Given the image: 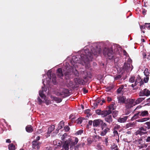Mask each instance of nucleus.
<instances>
[{
    "mask_svg": "<svg viewBox=\"0 0 150 150\" xmlns=\"http://www.w3.org/2000/svg\"><path fill=\"white\" fill-rule=\"evenodd\" d=\"M40 143L37 141H33L32 143V148L38 150L39 149Z\"/></svg>",
    "mask_w": 150,
    "mask_h": 150,
    "instance_id": "9b49d317",
    "label": "nucleus"
},
{
    "mask_svg": "<svg viewBox=\"0 0 150 150\" xmlns=\"http://www.w3.org/2000/svg\"><path fill=\"white\" fill-rule=\"evenodd\" d=\"M122 89L120 87H119V88L117 90V92L118 93H120L122 91Z\"/></svg>",
    "mask_w": 150,
    "mask_h": 150,
    "instance_id": "052dcab7",
    "label": "nucleus"
},
{
    "mask_svg": "<svg viewBox=\"0 0 150 150\" xmlns=\"http://www.w3.org/2000/svg\"><path fill=\"white\" fill-rule=\"evenodd\" d=\"M120 127V125H116L115 126L113 129L117 130L119 129Z\"/></svg>",
    "mask_w": 150,
    "mask_h": 150,
    "instance_id": "a18cd8bd",
    "label": "nucleus"
},
{
    "mask_svg": "<svg viewBox=\"0 0 150 150\" xmlns=\"http://www.w3.org/2000/svg\"><path fill=\"white\" fill-rule=\"evenodd\" d=\"M144 73L145 75L146 76H149V71H148V70L147 69H146L144 71Z\"/></svg>",
    "mask_w": 150,
    "mask_h": 150,
    "instance_id": "79ce46f5",
    "label": "nucleus"
},
{
    "mask_svg": "<svg viewBox=\"0 0 150 150\" xmlns=\"http://www.w3.org/2000/svg\"><path fill=\"white\" fill-rule=\"evenodd\" d=\"M126 107L127 108H129L136 105L134 100L133 99H128L126 103Z\"/></svg>",
    "mask_w": 150,
    "mask_h": 150,
    "instance_id": "423d86ee",
    "label": "nucleus"
},
{
    "mask_svg": "<svg viewBox=\"0 0 150 150\" xmlns=\"http://www.w3.org/2000/svg\"><path fill=\"white\" fill-rule=\"evenodd\" d=\"M149 117H146V118H144L141 119H139L137 120V121L138 122H145L146 121H147L148 120H149Z\"/></svg>",
    "mask_w": 150,
    "mask_h": 150,
    "instance_id": "cd10ccee",
    "label": "nucleus"
},
{
    "mask_svg": "<svg viewBox=\"0 0 150 150\" xmlns=\"http://www.w3.org/2000/svg\"><path fill=\"white\" fill-rule=\"evenodd\" d=\"M145 141L146 142H150V137L148 136L145 139Z\"/></svg>",
    "mask_w": 150,
    "mask_h": 150,
    "instance_id": "5fc2aeb1",
    "label": "nucleus"
},
{
    "mask_svg": "<svg viewBox=\"0 0 150 150\" xmlns=\"http://www.w3.org/2000/svg\"><path fill=\"white\" fill-rule=\"evenodd\" d=\"M72 68L70 69V66L68 64H67L66 65L65 69H63V72L64 74L65 75H67L69 73V72L71 71L74 72L75 75L76 76H78L79 74L77 70L76 69V68L74 67L73 66H71Z\"/></svg>",
    "mask_w": 150,
    "mask_h": 150,
    "instance_id": "f03ea898",
    "label": "nucleus"
},
{
    "mask_svg": "<svg viewBox=\"0 0 150 150\" xmlns=\"http://www.w3.org/2000/svg\"><path fill=\"white\" fill-rule=\"evenodd\" d=\"M26 130L28 132H31L33 131V129L30 125H28L25 128Z\"/></svg>",
    "mask_w": 150,
    "mask_h": 150,
    "instance_id": "5701e85b",
    "label": "nucleus"
},
{
    "mask_svg": "<svg viewBox=\"0 0 150 150\" xmlns=\"http://www.w3.org/2000/svg\"><path fill=\"white\" fill-rule=\"evenodd\" d=\"M90 51L89 49H86L85 47L84 50H82L81 52L83 54L80 55L81 59H79L76 56L73 57L71 63V66L76 68L78 67L77 64L80 63L83 64L82 61L85 63L88 61H91L93 55H97L100 54L101 51L100 47L98 45V43H94L91 45L90 48Z\"/></svg>",
    "mask_w": 150,
    "mask_h": 150,
    "instance_id": "f257e3e1",
    "label": "nucleus"
},
{
    "mask_svg": "<svg viewBox=\"0 0 150 150\" xmlns=\"http://www.w3.org/2000/svg\"><path fill=\"white\" fill-rule=\"evenodd\" d=\"M64 122L63 121H61L59 124V129H61L62 128L64 125Z\"/></svg>",
    "mask_w": 150,
    "mask_h": 150,
    "instance_id": "f704fd0d",
    "label": "nucleus"
},
{
    "mask_svg": "<svg viewBox=\"0 0 150 150\" xmlns=\"http://www.w3.org/2000/svg\"><path fill=\"white\" fill-rule=\"evenodd\" d=\"M64 129L66 132H68L70 129L69 127L67 126H65L64 127Z\"/></svg>",
    "mask_w": 150,
    "mask_h": 150,
    "instance_id": "49530a36",
    "label": "nucleus"
},
{
    "mask_svg": "<svg viewBox=\"0 0 150 150\" xmlns=\"http://www.w3.org/2000/svg\"><path fill=\"white\" fill-rule=\"evenodd\" d=\"M139 116H145L148 115L149 113L148 111L145 110L144 111H141L139 112Z\"/></svg>",
    "mask_w": 150,
    "mask_h": 150,
    "instance_id": "a211bd4d",
    "label": "nucleus"
},
{
    "mask_svg": "<svg viewBox=\"0 0 150 150\" xmlns=\"http://www.w3.org/2000/svg\"><path fill=\"white\" fill-rule=\"evenodd\" d=\"M38 102H39V104H41L42 103L44 102V101H42L39 97H38Z\"/></svg>",
    "mask_w": 150,
    "mask_h": 150,
    "instance_id": "864d4df0",
    "label": "nucleus"
},
{
    "mask_svg": "<svg viewBox=\"0 0 150 150\" xmlns=\"http://www.w3.org/2000/svg\"><path fill=\"white\" fill-rule=\"evenodd\" d=\"M139 112L135 114L132 117L131 120H134L139 117Z\"/></svg>",
    "mask_w": 150,
    "mask_h": 150,
    "instance_id": "bb28decb",
    "label": "nucleus"
},
{
    "mask_svg": "<svg viewBox=\"0 0 150 150\" xmlns=\"http://www.w3.org/2000/svg\"><path fill=\"white\" fill-rule=\"evenodd\" d=\"M52 73V71L51 70H49L47 72V75L48 77L49 80H50L51 79V74Z\"/></svg>",
    "mask_w": 150,
    "mask_h": 150,
    "instance_id": "473e14b6",
    "label": "nucleus"
},
{
    "mask_svg": "<svg viewBox=\"0 0 150 150\" xmlns=\"http://www.w3.org/2000/svg\"><path fill=\"white\" fill-rule=\"evenodd\" d=\"M40 138V137L39 136H37L36 137L35 139L34 140V141H39Z\"/></svg>",
    "mask_w": 150,
    "mask_h": 150,
    "instance_id": "680f3d73",
    "label": "nucleus"
},
{
    "mask_svg": "<svg viewBox=\"0 0 150 150\" xmlns=\"http://www.w3.org/2000/svg\"><path fill=\"white\" fill-rule=\"evenodd\" d=\"M67 134L66 133L64 134L61 137V139L64 141L65 140V139L67 138Z\"/></svg>",
    "mask_w": 150,
    "mask_h": 150,
    "instance_id": "a19ab883",
    "label": "nucleus"
},
{
    "mask_svg": "<svg viewBox=\"0 0 150 150\" xmlns=\"http://www.w3.org/2000/svg\"><path fill=\"white\" fill-rule=\"evenodd\" d=\"M141 78L139 75L137 76L135 79V83L134 84H132L131 86L133 88L139 83L141 80Z\"/></svg>",
    "mask_w": 150,
    "mask_h": 150,
    "instance_id": "2eb2a0df",
    "label": "nucleus"
},
{
    "mask_svg": "<svg viewBox=\"0 0 150 150\" xmlns=\"http://www.w3.org/2000/svg\"><path fill=\"white\" fill-rule=\"evenodd\" d=\"M117 147V146L116 145H114L113 146H112L111 147V149L112 150H113L114 149H115V148H116Z\"/></svg>",
    "mask_w": 150,
    "mask_h": 150,
    "instance_id": "0e129e2a",
    "label": "nucleus"
},
{
    "mask_svg": "<svg viewBox=\"0 0 150 150\" xmlns=\"http://www.w3.org/2000/svg\"><path fill=\"white\" fill-rule=\"evenodd\" d=\"M139 83V85L140 86H141L144 83V82L141 79V80L140 81Z\"/></svg>",
    "mask_w": 150,
    "mask_h": 150,
    "instance_id": "774afa93",
    "label": "nucleus"
},
{
    "mask_svg": "<svg viewBox=\"0 0 150 150\" xmlns=\"http://www.w3.org/2000/svg\"><path fill=\"white\" fill-rule=\"evenodd\" d=\"M147 146V144L145 143L141 144L140 145H138V147L139 149L145 148Z\"/></svg>",
    "mask_w": 150,
    "mask_h": 150,
    "instance_id": "2f4dec72",
    "label": "nucleus"
},
{
    "mask_svg": "<svg viewBox=\"0 0 150 150\" xmlns=\"http://www.w3.org/2000/svg\"><path fill=\"white\" fill-rule=\"evenodd\" d=\"M71 139L70 138L67 139L64 142L63 146V147L65 150H69V146H70V149H71Z\"/></svg>",
    "mask_w": 150,
    "mask_h": 150,
    "instance_id": "6e6552de",
    "label": "nucleus"
},
{
    "mask_svg": "<svg viewBox=\"0 0 150 150\" xmlns=\"http://www.w3.org/2000/svg\"><path fill=\"white\" fill-rule=\"evenodd\" d=\"M122 89L120 87H119V88L117 90V92L118 93H120L122 91Z\"/></svg>",
    "mask_w": 150,
    "mask_h": 150,
    "instance_id": "bf43d9fd",
    "label": "nucleus"
},
{
    "mask_svg": "<svg viewBox=\"0 0 150 150\" xmlns=\"http://www.w3.org/2000/svg\"><path fill=\"white\" fill-rule=\"evenodd\" d=\"M139 95L140 96H149L150 95V91L146 88L144 89L139 92Z\"/></svg>",
    "mask_w": 150,
    "mask_h": 150,
    "instance_id": "1a4fd4ad",
    "label": "nucleus"
},
{
    "mask_svg": "<svg viewBox=\"0 0 150 150\" xmlns=\"http://www.w3.org/2000/svg\"><path fill=\"white\" fill-rule=\"evenodd\" d=\"M8 148L9 150H15V146L12 144L9 145Z\"/></svg>",
    "mask_w": 150,
    "mask_h": 150,
    "instance_id": "c85d7f7f",
    "label": "nucleus"
},
{
    "mask_svg": "<svg viewBox=\"0 0 150 150\" xmlns=\"http://www.w3.org/2000/svg\"><path fill=\"white\" fill-rule=\"evenodd\" d=\"M53 99L57 103H59L62 101V99L60 98H58L57 97H53Z\"/></svg>",
    "mask_w": 150,
    "mask_h": 150,
    "instance_id": "c756f323",
    "label": "nucleus"
},
{
    "mask_svg": "<svg viewBox=\"0 0 150 150\" xmlns=\"http://www.w3.org/2000/svg\"><path fill=\"white\" fill-rule=\"evenodd\" d=\"M142 54L144 58H147L149 60L150 59V53L149 52L146 53L144 52Z\"/></svg>",
    "mask_w": 150,
    "mask_h": 150,
    "instance_id": "aec40b11",
    "label": "nucleus"
},
{
    "mask_svg": "<svg viewBox=\"0 0 150 150\" xmlns=\"http://www.w3.org/2000/svg\"><path fill=\"white\" fill-rule=\"evenodd\" d=\"M78 141L79 140L78 138L76 137H75L74 141L73 142L71 141V146H73L76 145L78 143Z\"/></svg>",
    "mask_w": 150,
    "mask_h": 150,
    "instance_id": "a878e982",
    "label": "nucleus"
},
{
    "mask_svg": "<svg viewBox=\"0 0 150 150\" xmlns=\"http://www.w3.org/2000/svg\"><path fill=\"white\" fill-rule=\"evenodd\" d=\"M127 86V85L125 84V85H121L120 87L122 89H123L124 87H126Z\"/></svg>",
    "mask_w": 150,
    "mask_h": 150,
    "instance_id": "338daca9",
    "label": "nucleus"
},
{
    "mask_svg": "<svg viewBox=\"0 0 150 150\" xmlns=\"http://www.w3.org/2000/svg\"><path fill=\"white\" fill-rule=\"evenodd\" d=\"M103 125H102L100 127L102 131L100 134L101 136H104L106 135L107 132L109 131L110 129L107 127V125L105 123L103 124Z\"/></svg>",
    "mask_w": 150,
    "mask_h": 150,
    "instance_id": "20e7f679",
    "label": "nucleus"
},
{
    "mask_svg": "<svg viewBox=\"0 0 150 150\" xmlns=\"http://www.w3.org/2000/svg\"><path fill=\"white\" fill-rule=\"evenodd\" d=\"M96 112L98 115H101V113L102 111H101L100 110H98L96 111Z\"/></svg>",
    "mask_w": 150,
    "mask_h": 150,
    "instance_id": "09e8293b",
    "label": "nucleus"
},
{
    "mask_svg": "<svg viewBox=\"0 0 150 150\" xmlns=\"http://www.w3.org/2000/svg\"><path fill=\"white\" fill-rule=\"evenodd\" d=\"M132 62L131 59H129L128 60V63H125L124 66L123 67V69L124 71H126L127 72L131 71L133 68V67L132 65L130 64L131 62Z\"/></svg>",
    "mask_w": 150,
    "mask_h": 150,
    "instance_id": "39448f33",
    "label": "nucleus"
},
{
    "mask_svg": "<svg viewBox=\"0 0 150 150\" xmlns=\"http://www.w3.org/2000/svg\"><path fill=\"white\" fill-rule=\"evenodd\" d=\"M83 91L84 93H86L88 92V90L86 89L85 88H83Z\"/></svg>",
    "mask_w": 150,
    "mask_h": 150,
    "instance_id": "69168bd1",
    "label": "nucleus"
},
{
    "mask_svg": "<svg viewBox=\"0 0 150 150\" xmlns=\"http://www.w3.org/2000/svg\"><path fill=\"white\" fill-rule=\"evenodd\" d=\"M44 88L43 87H42V91H40L39 92V94L40 96L43 99H44V102L47 105H48L51 103V101L45 98V95L43 93V91H46V90H43Z\"/></svg>",
    "mask_w": 150,
    "mask_h": 150,
    "instance_id": "0eeeda50",
    "label": "nucleus"
},
{
    "mask_svg": "<svg viewBox=\"0 0 150 150\" xmlns=\"http://www.w3.org/2000/svg\"><path fill=\"white\" fill-rule=\"evenodd\" d=\"M114 103H113L109 106V110H110L111 111V110H113L115 109V107L114 106Z\"/></svg>",
    "mask_w": 150,
    "mask_h": 150,
    "instance_id": "e433bc0d",
    "label": "nucleus"
},
{
    "mask_svg": "<svg viewBox=\"0 0 150 150\" xmlns=\"http://www.w3.org/2000/svg\"><path fill=\"white\" fill-rule=\"evenodd\" d=\"M81 145V144H80L79 143L78 144L76 145V146H75V149H78L80 147V146Z\"/></svg>",
    "mask_w": 150,
    "mask_h": 150,
    "instance_id": "13d9d810",
    "label": "nucleus"
},
{
    "mask_svg": "<svg viewBox=\"0 0 150 150\" xmlns=\"http://www.w3.org/2000/svg\"><path fill=\"white\" fill-rule=\"evenodd\" d=\"M54 125H52L50 127H49L48 128V131H47V134H50L52 131L54 130Z\"/></svg>",
    "mask_w": 150,
    "mask_h": 150,
    "instance_id": "393cba45",
    "label": "nucleus"
},
{
    "mask_svg": "<svg viewBox=\"0 0 150 150\" xmlns=\"http://www.w3.org/2000/svg\"><path fill=\"white\" fill-rule=\"evenodd\" d=\"M149 79V77L148 76H146V78H144V81L145 83H147Z\"/></svg>",
    "mask_w": 150,
    "mask_h": 150,
    "instance_id": "603ef678",
    "label": "nucleus"
},
{
    "mask_svg": "<svg viewBox=\"0 0 150 150\" xmlns=\"http://www.w3.org/2000/svg\"><path fill=\"white\" fill-rule=\"evenodd\" d=\"M105 123L103 122V121L100 119H97L95 120L93 122V125L94 127H97L98 126L100 125V127L102 125H103V124Z\"/></svg>",
    "mask_w": 150,
    "mask_h": 150,
    "instance_id": "9d476101",
    "label": "nucleus"
},
{
    "mask_svg": "<svg viewBox=\"0 0 150 150\" xmlns=\"http://www.w3.org/2000/svg\"><path fill=\"white\" fill-rule=\"evenodd\" d=\"M127 118V116H125L123 117H119L117 121L120 123H124L126 122Z\"/></svg>",
    "mask_w": 150,
    "mask_h": 150,
    "instance_id": "f3484780",
    "label": "nucleus"
},
{
    "mask_svg": "<svg viewBox=\"0 0 150 150\" xmlns=\"http://www.w3.org/2000/svg\"><path fill=\"white\" fill-rule=\"evenodd\" d=\"M140 28L141 30L146 29L145 25L140 26Z\"/></svg>",
    "mask_w": 150,
    "mask_h": 150,
    "instance_id": "6e6d98bb",
    "label": "nucleus"
},
{
    "mask_svg": "<svg viewBox=\"0 0 150 150\" xmlns=\"http://www.w3.org/2000/svg\"><path fill=\"white\" fill-rule=\"evenodd\" d=\"M93 137H91L90 138H88L87 139L88 142L89 144H91L92 142L93 141V140L92 139Z\"/></svg>",
    "mask_w": 150,
    "mask_h": 150,
    "instance_id": "4c0bfd02",
    "label": "nucleus"
},
{
    "mask_svg": "<svg viewBox=\"0 0 150 150\" xmlns=\"http://www.w3.org/2000/svg\"><path fill=\"white\" fill-rule=\"evenodd\" d=\"M146 129L144 128L141 127L136 132V134H140L141 135L145 134L146 132Z\"/></svg>",
    "mask_w": 150,
    "mask_h": 150,
    "instance_id": "f8f14e48",
    "label": "nucleus"
},
{
    "mask_svg": "<svg viewBox=\"0 0 150 150\" xmlns=\"http://www.w3.org/2000/svg\"><path fill=\"white\" fill-rule=\"evenodd\" d=\"M101 103V100H97L96 102L94 103L95 105H96V106H97L99 104H100V103Z\"/></svg>",
    "mask_w": 150,
    "mask_h": 150,
    "instance_id": "c03bdc74",
    "label": "nucleus"
},
{
    "mask_svg": "<svg viewBox=\"0 0 150 150\" xmlns=\"http://www.w3.org/2000/svg\"><path fill=\"white\" fill-rule=\"evenodd\" d=\"M105 120L108 123H110L112 121V118L111 115H108L105 118Z\"/></svg>",
    "mask_w": 150,
    "mask_h": 150,
    "instance_id": "412c9836",
    "label": "nucleus"
},
{
    "mask_svg": "<svg viewBox=\"0 0 150 150\" xmlns=\"http://www.w3.org/2000/svg\"><path fill=\"white\" fill-rule=\"evenodd\" d=\"M113 134L114 136H117L119 137V135L117 130L113 129Z\"/></svg>",
    "mask_w": 150,
    "mask_h": 150,
    "instance_id": "ea45409f",
    "label": "nucleus"
},
{
    "mask_svg": "<svg viewBox=\"0 0 150 150\" xmlns=\"http://www.w3.org/2000/svg\"><path fill=\"white\" fill-rule=\"evenodd\" d=\"M57 74L58 76L60 77H61L63 76V74L61 68H59L58 69Z\"/></svg>",
    "mask_w": 150,
    "mask_h": 150,
    "instance_id": "4be33fe9",
    "label": "nucleus"
},
{
    "mask_svg": "<svg viewBox=\"0 0 150 150\" xmlns=\"http://www.w3.org/2000/svg\"><path fill=\"white\" fill-rule=\"evenodd\" d=\"M135 78L134 76H131L129 79V82L132 83L135 82Z\"/></svg>",
    "mask_w": 150,
    "mask_h": 150,
    "instance_id": "72a5a7b5",
    "label": "nucleus"
},
{
    "mask_svg": "<svg viewBox=\"0 0 150 150\" xmlns=\"http://www.w3.org/2000/svg\"><path fill=\"white\" fill-rule=\"evenodd\" d=\"M111 113V111L110 110L102 111L101 113V115L102 117H104L107 116Z\"/></svg>",
    "mask_w": 150,
    "mask_h": 150,
    "instance_id": "ddd939ff",
    "label": "nucleus"
},
{
    "mask_svg": "<svg viewBox=\"0 0 150 150\" xmlns=\"http://www.w3.org/2000/svg\"><path fill=\"white\" fill-rule=\"evenodd\" d=\"M145 99L144 98L141 97L138 98L135 102L136 104H138L141 102Z\"/></svg>",
    "mask_w": 150,
    "mask_h": 150,
    "instance_id": "b1692460",
    "label": "nucleus"
},
{
    "mask_svg": "<svg viewBox=\"0 0 150 150\" xmlns=\"http://www.w3.org/2000/svg\"><path fill=\"white\" fill-rule=\"evenodd\" d=\"M60 93H57V95L58 96H62L64 95L65 94H67L68 92V90L66 89H61L60 90Z\"/></svg>",
    "mask_w": 150,
    "mask_h": 150,
    "instance_id": "dca6fc26",
    "label": "nucleus"
},
{
    "mask_svg": "<svg viewBox=\"0 0 150 150\" xmlns=\"http://www.w3.org/2000/svg\"><path fill=\"white\" fill-rule=\"evenodd\" d=\"M146 28L149 29L150 28V23H146L145 24Z\"/></svg>",
    "mask_w": 150,
    "mask_h": 150,
    "instance_id": "37998d69",
    "label": "nucleus"
},
{
    "mask_svg": "<svg viewBox=\"0 0 150 150\" xmlns=\"http://www.w3.org/2000/svg\"><path fill=\"white\" fill-rule=\"evenodd\" d=\"M52 81L54 84H56V77L55 74H52Z\"/></svg>",
    "mask_w": 150,
    "mask_h": 150,
    "instance_id": "7c9ffc66",
    "label": "nucleus"
},
{
    "mask_svg": "<svg viewBox=\"0 0 150 150\" xmlns=\"http://www.w3.org/2000/svg\"><path fill=\"white\" fill-rule=\"evenodd\" d=\"M118 112L117 111H114L112 113V115L113 117L115 118L118 115Z\"/></svg>",
    "mask_w": 150,
    "mask_h": 150,
    "instance_id": "c9c22d12",
    "label": "nucleus"
},
{
    "mask_svg": "<svg viewBox=\"0 0 150 150\" xmlns=\"http://www.w3.org/2000/svg\"><path fill=\"white\" fill-rule=\"evenodd\" d=\"M83 133V131L80 130L76 132V134L77 135H80Z\"/></svg>",
    "mask_w": 150,
    "mask_h": 150,
    "instance_id": "de8ad7c7",
    "label": "nucleus"
},
{
    "mask_svg": "<svg viewBox=\"0 0 150 150\" xmlns=\"http://www.w3.org/2000/svg\"><path fill=\"white\" fill-rule=\"evenodd\" d=\"M122 77V76L121 75H118L114 77V79L115 80H118L120 79Z\"/></svg>",
    "mask_w": 150,
    "mask_h": 150,
    "instance_id": "58836bf2",
    "label": "nucleus"
},
{
    "mask_svg": "<svg viewBox=\"0 0 150 150\" xmlns=\"http://www.w3.org/2000/svg\"><path fill=\"white\" fill-rule=\"evenodd\" d=\"M103 53L105 57L109 59H111L113 57V51L111 48H105L103 50Z\"/></svg>",
    "mask_w": 150,
    "mask_h": 150,
    "instance_id": "7ed1b4c3",
    "label": "nucleus"
},
{
    "mask_svg": "<svg viewBox=\"0 0 150 150\" xmlns=\"http://www.w3.org/2000/svg\"><path fill=\"white\" fill-rule=\"evenodd\" d=\"M145 124L147 125V127L149 129L150 128V121L149 122H146L145 123Z\"/></svg>",
    "mask_w": 150,
    "mask_h": 150,
    "instance_id": "8fccbe9b",
    "label": "nucleus"
},
{
    "mask_svg": "<svg viewBox=\"0 0 150 150\" xmlns=\"http://www.w3.org/2000/svg\"><path fill=\"white\" fill-rule=\"evenodd\" d=\"M106 99L107 101L108 102H110L112 100L111 98L109 96L107 97Z\"/></svg>",
    "mask_w": 150,
    "mask_h": 150,
    "instance_id": "3c124183",
    "label": "nucleus"
},
{
    "mask_svg": "<svg viewBox=\"0 0 150 150\" xmlns=\"http://www.w3.org/2000/svg\"><path fill=\"white\" fill-rule=\"evenodd\" d=\"M118 102L123 103L125 102V98L123 96H119L117 97Z\"/></svg>",
    "mask_w": 150,
    "mask_h": 150,
    "instance_id": "6ab92c4d",
    "label": "nucleus"
},
{
    "mask_svg": "<svg viewBox=\"0 0 150 150\" xmlns=\"http://www.w3.org/2000/svg\"><path fill=\"white\" fill-rule=\"evenodd\" d=\"M74 81L76 84L83 85L84 84L85 81L81 79L76 78L74 79Z\"/></svg>",
    "mask_w": 150,
    "mask_h": 150,
    "instance_id": "4468645a",
    "label": "nucleus"
},
{
    "mask_svg": "<svg viewBox=\"0 0 150 150\" xmlns=\"http://www.w3.org/2000/svg\"><path fill=\"white\" fill-rule=\"evenodd\" d=\"M77 123L78 124H81L82 122V120L81 118H79L78 119Z\"/></svg>",
    "mask_w": 150,
    "mask_h": 150,
    "instance_id": "e2e57ef3",
    "label": "nucleus"
},
{
    "mask_svg": "<svg viewBox=\"0 0 150 150\" xmlns=\"http://www.w3.org/2000/svg\"><path fill=\"white\" fill-rule=\"evenodd\" d=\"M81 145V144H80L79 143L78 144L76 145V146H75V149H78L80 147V146Z\"/></svg>",
    "mask_w": 150,
    "mask_h": 150,
    "instance_id": "4d7b16f0",
    "label": "nucleus"
}]
</instances>
